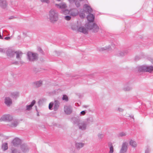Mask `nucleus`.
Masks as SVG:
<instances>
[{
	"label": "nucleus",
	"instance_id": "f257e3e1",
	"mask_svg": "<svg viewBox=\"0 0 153 153\" xmlns=\"http://www.w3.org/2000/svg\"><path fill=\"white\" fill-rule=\"evenodd\" d=\"M92 122V119L89 118L85 120L82 121H79L78 119H76L75 121L74 122V124L78 125L80 129L85 130L86 129L87 127L90 125Z\"/></svg>",
	"mask_w": 153,
	"mask_h": 153
},
{
	"label": "nucleus",
	"instance_id": "f03ea898",
	"mask_svg": "<svg viewBox=\"0 0 153 153\" xmlns=\"http://www.w3.org/2000/svg\"><path fill=\"white\" fill-rule=\"evenodd\" d=\"M48 16L49 21L51 23H55L58 20V13L57 11L54 9H52L49 11Z\"/></svg>",
	"mask_w": 153,
	"mask_h": 153
},
{
	"label": "nucleus",
	"instance_id": "7ed1b4c3",
	"mask_svg": "<svg viewBox=\"0 0 153 153\" xmlns=\"http://www.w3.org/2000/svg\"><path fill=\"white\" fill-rule=\"evenodd\" d=\"M138 69L140 72H152L153 70V67L152 66L143 65L138 67Z\"/></svg>",
	"mask_w": 153,
	"mask_h": 153
},
{
	"label": "nucleus",
	"instance_id": "20e7f679",
	"mask_svg": "<svg viewBox=\"0 0 153 153\" xmlns=\"http://www.w3.org/2000/svg\"><path fill=\"white\" fill-rule=\"evenodd\" d=\"M88 29L91 30L93 32L95 33L97 32L99 30V27L95 23H88L85 25Z\"/></svg>",
	"mask_w": 153,
	"mask_h": 153
},
{
	"label": "nucleus",
	"instance_id": "39448f33",
	"mask_svg": "<svg viewBox=\"0 0 153 153\" xmlns=\"http://www.w3.org/2000/svg\"><path fill=\"white\" fill-rule=\"evenodd\" d=\"M27 56L28 59L30 61H33L38 59V55L31 52H28L27 53Z\"/></svg>",
	"mask_w": 153,
	"mask_h": 153
},
{
	"label": "nucleus",
	"instance_id": "423d86ee",
	"mask_svg": "<svg viewBox=\"0 0 153 153\" xmlns=\"http://www.w3.org/2000/svg\"><path fill=\"white\" fill-rule=\"evenodd\" d=\"M13 117L10 115L4 114L2 115L0 118V121H7L8 123L12 121Z\"/></svg>",
	"mask_w": 153,
	"mask_h": 153
},
{
	"label": "nucleus",
	"instance_id": "0eeeda50",
	"mask_svg": "<svg viewBox=\"0 0 153 153\" xmlns=\"http://www.w3.org/2000/svg\"><path fill=\"white\" fill-rule=\"evenodd\" d=\"M133 87L130 83L128 82L124 85L123 90L125 91H131Z\"/></svg>",
	"mask_w": 153,
	"mask_h": 153
},
{
	"label": "nucleus",
	"instance_id": "6e6552de",
	"mask_svg": "<svg viewBox=\"0 0 153 153\" xmlns=\"http://www.w3.org/2000/svg\"><path fill=\"white\" fill-rule=\"evenodd\" d=\"M79 14V11L76 8H72L70 10L69 14L70 16L75 17L78 15Z\"/></svg>",
	"mask_w": 153,
	"mask_h": 153
},
{
	"label": "nucleus",
	"instance_id": "1a4fd4ad",
	"mask_svg": "<svg viewBox=\"0 0 153 153\" xmlns=\"http://www.w3.org/2000/svg\"><path fill=\"white\" fill-rule=\"evenodd\" d=\"M64 111L65 113L67 114H71L72 112V108L70 105H66L64 106Z\"/></svg>",
	"mask_w": 153,
	"mask_h": 153
},
{
	"label": "nucleus",
	"instance_id": "9d476101",
	"mask_svg": "<svg viewBox=\"0 0 153 153\" xmlns=\"http://www.w3.org/2000/svg\"><path fill=\"white\" fill-rule=\"evenodd\" d=\"M128 143L126 142L123 143L121 148L120 151V153H125L127 150Z\"/></svg>",
	"mask_w": 153,
	"mask_h": 153
},
{
	"label": "nucleus",
	"instance_id": "9b49d317",
	"mask_svg": "<svg viewBox=\"0 0 153 153\" xmlns=\"http://www.w3.org/2000/svg\"><path fill=\"white\" fill-rule=\"evenodd\" d=\"M18 124V123L16 120L13 119L12 121L8 123L7 125L9 127H15L17 126Z\"/></svg>",
	"mask_w": 153,
	"mask_h": 153
},
{
	"label": "nucleus",
	"instance_id": "f8f14e48",
	"mask_svg": "<svg viewBox=\"0 0 153 153\" xmlns=\"http://www.w3.org/2000/svg\"><path fill=\"white\" fill-rule=\"evenodd\" d=\"M83 8L86 13H90L92 12V10L91 7L86 4L84 5Z\"/></svg>",
	"mask_w": 153,
	"mask_h": 153
},
{
	"label": "nucleus",
	"instance_id": "ddd939ff",
	"mask_svg": "<svg viewBox=\"0 0 153 153\" xmlns=\"http://www.w3.org/2000/svg\"><path fill=\"white\" fill-rule=\"evenodd\" d=\"M12 143L13 146H17L21 143V140L18 138H15L13 140Z\"/></svg>",
	"mask_w": 153,
	"mask_h": 153
},
{
	"label": "nucleus",
	"instance_id": "4468645a",
	"mask_svg": "<svg viewBox=\"0 0 153 153\" xmlns=\"http://www.w3.org/2000/svg\"><path fill=\"white\" fill-rule=\"evenodd\" d=\"M7 3L6 0H0V6L3 9L7 8Z\"/></svg>",
	"mask_w": 153,
	"mask_h": 153
},
{
	"label": "nucleus",
	"instance_id": "2eb2a0df",
	"mask_svg": "<svg viewBox=\"0 0 153 153\" xmlns=\"http://www.w3.org/2000/svg\"><path fill=\"white\" fill-rule=\"evenodd\" d=\"M4 103L7 106H10L12 103V100L9 97H6L4 100Z\"/></svg>",
	"mask_w": 153,
	"mask_h": 153
},
{
	"label": "nucleus",
	"instance_id": "dca6fc26",
	"mask_svg": "<svg viewBox=\"0 0 153 153\" xmlns=\"http://www.w3.org/2000/svg\"><path fill=\"white\" fill-rule=\"evenodd\" d=\"M130 51L129 49H127L122 51H119L117 53V55L119 56H123L129 52Z\"/></svg>",
	"mask_w": 153,
	"mask_h": 153
},
{
	"label": "nucleus",
	"instance_id": "f3484780",
	"mask_svg": "<svg viewBox=\"0 0 153 153\" xmlns=\"http://www.w3.org/2000/svg\"><path fill=\"white\" fill-rule=\"evenodd\" d=\"M36 103L35 100H33L31 102V104L29 105H27L26 106V108L25 110L26 111H30L32 108V107Z\"/></svg>",
	"mask_w": 153,
	"mask_h": 153
},
{
	"label": "nucleus",
	"instance_id": "a211bd4d",
	"mask_svg": "<svg viewBox=\"0 0 153 153\" xmlns=\"http://www.w3.org/2000/svg\"><path fill=\"white\" fill-rule=\"evenodd\" d=\"M86 28H85L83 26L79 27L78 28V31L79 32H82L84 34H86L88 33V29L87 27Z\"/></svg>",
	"mask_w": 153,
	"mask_h": 153
},
{
	"label": "nucleus",
	"instance_id": "6ab92c4d",
	"mask_svg": "<svg viewBox=\"0 0 153 153\" xmlns=\"http://www.w3.org/2000/svg\"><path fill=\"white\" fill-rule=\"evenodd\" d=\"M56 6L57 7V8L61 9V10L66 8L67 7L66 4L65 3H61L59 4H56Z\"/></svg>",
	"mask_w": 153,
	"mask_h": 153
},
{
	"label": "nucleus",
	"instance_id": "aec40b11",
	"mask_svg": "<svg viewBox=\"0 0 153 153\" xmlns=\"http://www.w3.org/2000/svg\"><path fill=\"white\" fill-rule=\"evenodd\" d=\"M87 19L88 21L90 22L89 23H91V22L94 21V16L92 14L89 13L87 16Z\"/></svg>",
	"mask_w": 153,
	"mask_h": 153
},
{
	"label": "nucleus",
	"instance_id": "412c9836",
	"mask_svg": "<svg viewBox=\"0 0 153 153\" xmlns=\"http://www.w3.org/2000/svg\"><path fill=\"white\" fill-rule=\"evenodd\" d=\"M16 55V58L18 60H20L23 54L20 51H17L15 52V54Z\"/></svg>",
	"mask_w": 153,
	"mask_h": 153
},
{
	"label": "nucleus",
	"instance_id": "4be33fe9",
	"mask_svg": "<svg viewBox=\"0 0 153 153\" xmlns=\"http://www.w3.org/2000/svg\"><path fill=\"white\" fill-rule=\"evenodd\" d=\"M11 97L13 99H16L19 96V93L18 92H14L11 93Z\"/></svg>",
	"mask_w": 153,
	"mask_h": 153
},
{
	"label": "nucleus",
	"instance_id": "5701e85b",
	"mask_svg": "<svg viewBox=\"0 0 153 153\" xmlns=\"http://www.w3.org/2000/svg\"><path fill=\"white\" fill-rule=\"evenodd\" d=\"M130 145L133 148H136L137 146V142L134 140L131 139L129 141Z\"/></svg>",
	"mask_w": 153,
	"mask_h": 153
},
{
	"label": "nucleus",
	"instance_id": "b1692460",
	"mask_svg": "<svg viewBox=\"0 0 153 153\" xmlns=\"http://www.w3.org/2000/svg\"><path fill=\"white\" fill-rule=\"evenodd\" d=\"M6 53L8 56L10 57H12L14 55L15 52L11 50H8L7 51Z\"/></svg>",
	"mask_w": 153,
	"mask_h": 153
},
{
	"label": "nucleus",
	"instance_id": "393cba45",
	"mask_svg": "<svg viewBox=\"0 0 153 153\" xmlns=\"http://www.w3.org/2000/svg\"><path fill=\"white\" fill-rule=\"evenodd\" d=\"M21 149L22 151L26 152L28 151V148L26 144H24L21 146Z\"/></svg>",
	"mask_w": 153,
	"mask_h": 153
},
{
	"label": "nucleus",
	"instance_id": "a878e982",
	"mask_svg": "<svg viewBox=\"0 0 153 153\" xmlns=\"http://www.w3.org/2000/svg\"><path fill=\"white\" fill-rule=\"evenodd\" d=\"M111 49V46L110 45H107L104 47L101 48L100 51H103L105 50L109 51Z\"/></svg>",
	"mask_w": 153,
	"mask_h": 153
},
{
	"label": "nucleus",
	"instance_id": "bb28decb",
	"mask_svg": "<svg viewBox=\"0 0 153 153\" xmlns=\"http://www.w3.org/2000/svg\"><path fill=\"white\" fill-rule=\"evenodd\" d=\"M84 145V143H76L75 144V147L77 149H79L83 147Z\"/></svg>",
	"mask_w": 153,
	"mask_h": 153
},
{
	"label": "nucleus",
	"instance_id": "cd10ccee",
	"mask_svg": "<svg viewBox=\"0 0 153 153\" xmlns=\"http://www.w3.org/2000/svg\"><path fill=\"white\" fill-rule=\"evenodd\" d=\"M53 105L54 110L55 111H56L58 109L59 106V102L58 101H55Z\"/></svg>",
	"mask_w": 153,
	"mask_h": 153
},
{
	"label": "nucleus",
	"instance_id": "c85d7f7f",
	"mask_svg": "<svg viewBox=\"0 0 153 153\" xmlns=\"http://www.w3.org/2000/svg\"><path fill=\"white\" fill-rule=\"evenodd\" d=\"M42 82L41 80H40L38 81L35 82H34V84L37 87H38L42 85Z\"/></svg>",
	"mask_w": 153,
	"mask_h": 153
},
{
	"label": "nucleus",
	"instance_id": "c756f323",
	"mask_svg": "<svg viewBox=\"0 0 153 153\" xmlns=\"http://www.w3.org/2000/svg\"><path fill=\"white\" fill-rule=\"evenodd\" d=\"M61 13L65 15L69 14L70 10H69L65 8L64 9L61 10Z\"/></svg>",
	"mask_w": 153,
	"mask_h": 153
},
{
	"label": "nucleus",
	"instance_id": "7c9ffc66",
	"mask_svg": "<svg viewBox=\"0 0 153 153\" xmlns=\"http://www.w3.org/2000/svg\"><path fill=\"white\" fill-rule=\"evenodd\" d=\"M2 148L4 151H5L8 149L7 143H5L2 144Z\"/></svg>",
	"mask_w": 153,
	"mask_h": 153
},
{
	"label": "nucleus",
	"instance_id": "2f4dec72",
	"mask_svg": "<svg viewBox=\"0 0 153 153\" xmlns=\"http://www.w3.org/2000/svg\"><path fill=\"white\" fill-rule=\"evenodd\" d=\"M97 136L98 137V138L99 140H101L104 137V135L101 133H99Z\"/></svg>",
	"mask_w": 153,
	"mask_h": 153
},
{
	"label": "nucleus",
	"instance_id": "473e14b6",
	"mask_svg": "<svg viewBox=\"0 0 153 153\" xmlns=\"http://www.w3.org/2000/svg\"><path fill=\"white\" fill-rule=\"evenodd\" d=\"M110 151L109 153H113L114 152V148L112 145H111L110 146Z\"/></svg>",
	"mask_w": 153,
	"mask_h": 153
},
{
	"label": "nucleus",
	"instance_id": "72a5a7b5",
	"mask_svg": "<svg viewBox=\"0 0 153 153\" xmlns=\"http://www.w3.org/2000/svg\"><path fill=\"white\" fill-rule=\"evenodd\" d=\"M127 135V134L124 132H121L119 134V136L120 137H123L126 136Z\"/></svg>",
	"mask_w": 153,
	"mask_h": 153
},
{
	"label": "nucleus",
	"instance_id": "f704fd0d",
	"mask_svg": "<svg viewBox=\"0 0 153 153\" xmlns=\"http://www.w3.org/2000/svg\"><path fill=\"white\" fill-rule=\"evenodd\" d=\"M64 19L67 21L70 20L71 19V17L69 16H65Z\"/></svg>",
	"mask_w": 153,
	"mask_h": 153
},
{
	"label": "nucleus",
	"instance_id": "c9c22d12",
	"mask_svg": "<svg viewBox=\"0 0 153 153\" xmlns=\"http://www.w3.org/2000/svg\"><path fill=\"white\" fill-rule=\"evenodd\" d=\"M62 99L63 100L67 101L68 100V97L66 95H64L63 96Z\"/></svg>",
	"mask_w": 153,
	"mask_h": 153
},
{
	"label": "nucleus",
	"instance_id": "e433bc0d",
	"mask_svg": "<svg viewBox=\"0 0 153 153\" xmlns=\"http://www.w3.org/2000/svg\"><path fill=\"white\" fill-rule=\"evenodd\" d=\"M12 153H20L19 151L16 149H12Z\"/></svg>",
	"mask_w": 153,
	"mask_h": 153
},
{
	"label": "nucleus",
	"instance_id": "4c0bfd02",
	"mask_svg": "<svg viewBox=\"0 0 153 153\" xmlns=\"http://www.w3.org/2000/svg\"><path fill=\"white\" fill-rule=\"evenodd\" d=\"M54 105V103L52 102H51L49 105V108L50 110L52 109V107Z\"/></svg>",
	"mask_w": 153,
	"mask_h": 153
},
{
	"label": "nucleus",
	"instance_id": "58836bf2",
	"mask_svg": "<svg viewBox=\"0 0 153 153\" xmlns=\"http://www.w3.org/2000/svg\"><path fill=\"white\" fill-rule=\"evenodd\" d=\"M75 5L76 7H79L80 6V4L79 1H76L75 2Z\"/></svg>",
	"mask_w": 153,
	"mask_h": 153
},
{
	"label": "nucleus",
	"instance_id": "ea45409f",
	"mask_svg": "<svg viewBox=\"0 0 153 153\" xmlns=\"http://www.w3.org/2000/svg\"><path fill=\"white\" fill-rule=\"evenodd\" d=\"M43 3H45L47 4H49L50 1V0H40Z\"/></svg>",
	"mask_w": 153,
	"mask_h": 153
},
{
	"label": "nucleus",
	"instance_id": "a19ab883",
	"mask_svg": "<svg viewBox=\"0 0 153 153\" xmlns=\"http://www.w3.org/2000/svg\"><path fill=\"white\" fill-rule=\"evenodd\" d=\"M79 14V16L80 17L82 18H83L85 17V14L84 13H80Z\"/></svg>",
	"mask_w": 153,
	"mask_h": 153
},
{
	"label": "nucleus",
	"instance_id": "79ce46f5",
	"mask_svg": "<svg viewBox=\"0 0 153 153\" xmlns=\"http://www.w3.org/2000/svg\"><path fill=\"white\" fill-rule=\"evenodd\" d=\"M18 62H15V64H17L18 63L21 64H23L24 63V62L23 61L21 60V59Z\"/></svg>",
	"mask_w": 153,
	"mask_h": 153
},
{
	"label": "nucleus",
	"instance_id": "37998d69",
	"mask_svg": "<svg viewBox=\"0 0 153 153\" xmlns=\"http://www.w3.org/2000/svg\"><path fill=\"white\" fill-rule=\"evenodd\" d=\"M86 112H87V111L86 110L83 111H82L81 112L80 114L81 115H84L85 114H86Z\"/></svg>",
	"mask_w": 153,
	"mask_h": 153
},
{
	"label": "nucleus",
	"instance_id": "c03bdc74",
	"mask_svg": "<svg viewBox=\"0 0 153 153\" xmlns=\"http://www.w3.org/2000/svg\"><path fill=\"white\" fill-rule=\"evenodd\" d=\"M10 38H11V37L7 36V37H5L4 38V39L5 40H9L10 39Z\"/></svg>",
	"mask_w": 153,
	"mask_h": 153
},
{
	"label": "nucleus",
	"instance_id": "a18cd8bd",
	"mask_svg": "<svg viewBox=\"0 0 153 153\" xmlns=\"http://www.w3.org/2000/svg\"><path fill=\"white\" fill-rule=\"evenodd\" d=\"M117 111L119 112H122L123 111V109L120 108H118L117 109Z\"/></svg>",
	"mask_w": 153,
	"mask_h": 153
},
{
	"label": "nucleus",
	"instance_id": "49530a36",
	"mask_svg": "<svg viewBox=\"0 0 153 153\" xmlns=\"http://www.w3.org/2000/svg\"><path fill=\"white\" fill-rule=\"evenodd\" d=\"M150 152V150L149 149H147L145 151V153H149Z\"/></svg>",
	"mask_w": 153,
	"mask_h": 153
},
{
	"label": "nucleus",
	"instance_id": "de8ad7c7",
	"mask_svg": "<svg viewBox=\"0 0 153 153\" xmlns=\"http://www.w3.org/2000/svg\"><path fill=\"white\" fill-rule=\"evenodd\" d=\"M4 51L3 49L0 48V52H4Z\"/></svg>",
	"mask_w": 153,
	"mask_h": 153
},
{
	"label": "nucleus",
	"instance_id": "09e8293b",
	"mask_svg": "<svg viewBox=\"0 0 153 153\" xmlns=\"http://www.w3.org/2000/svg\"><path fill=\"white\" fill-rule=\"evenodd\" d=\"M75 0H68L70 2V3H73L74 2Z\"/></svg>",
	"mask_w": 153,
	"mask_h": 153
},
{
	"label": "nucleus",
	"instance_id": "8fccbe9b",
	"mask_svg": "<svg viewBox=\"0 0 153 153\" xmlns=\"http://www.w3.org/2000/svg\"><path fill=\"white\" fill-rule=\"evenodd\" d=\"M14 18V17L13 16H11L9 18V19H13V18Z\"/></svg>",
	"mask_w": 153,
	"mask_h": 153
},
{
	"label": "nucleus",
	"instance_id": "3c124183",
	"mask_svg": "<svg viewBox=\"0 0 153 153\" xmlns=\"http://www.w3.org/2000/svg\"><path fill=\"white\" fill-rule=\"evenodd\" d=\"M0 39H3V38L2 37L1 35L0 34Z\"/></svg>",
	"mask_w": 153,
	"mask_h": 153
},
{
	"label": "nucleus",
	"instance_id": "603ef678",
	"mask_svg": "<svg viewBox=\"0 0 153 153\" xmlns=\"http://www.w3.org/2000/svg\"><path fill=\"white\" fill-rule=\"evenodd\" d=\"M38 50H39V51H40V52H41V51H42V50H41V49L40 48H38Z\"/></svg>",
	"mask_w": 153,
	"mask_h": 153
},
{
	"label": "nucleus",
	"instance_id": "864d4df0",
	"mask_svg": "<svg viewBox=\"0 0 153 153\" xmlns=\"http://www.w3.org/2000/svg\"><path fill=\"white\" fill-rule=\"evenodd\" d=\"M112 46L113 47H114V44H111Z\"/></svg>",
	"mask_w": 153,
	"mask_h": 153
}]
</instances>
